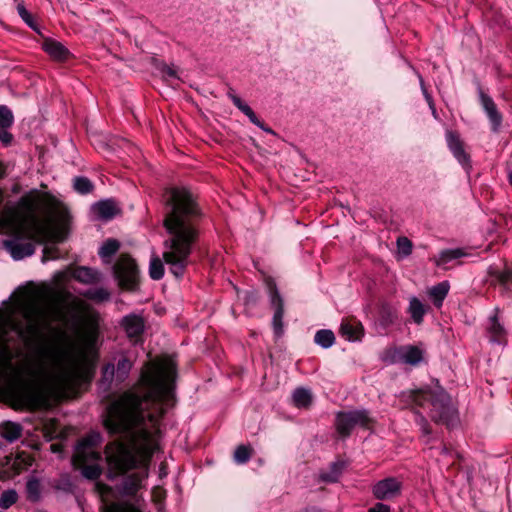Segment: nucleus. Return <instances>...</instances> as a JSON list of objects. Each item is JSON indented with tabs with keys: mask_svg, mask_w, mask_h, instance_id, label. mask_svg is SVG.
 <instances>
[{
	"mask_svg": "<svg viewBox=\"0 0 512 512\" xmlns=\"http://www.w3.org/2000/svg\"><path fill=\"white\" fill-rule=\"evenodd\" d=\"M416 422L420 426V429L423 432V434H430L429 424L424 416L417 414Z\"/></svg>",
	"mask_w": 512,
	"mask_h": 512,
	"instance_id": "a18cd8bd",
	"label": "nucleus"
},
{
	"mask_svg": "<svg viewBox=\"0 0 512 512\" xmlns=\"http://www.w3.org/2000/svg\"><path fill=\"white\" fill-rule=\"evenodd\" d=\"M73 187L80 194H87L93 190L92 182L86 177H76L73 181Z\"/></svg>",
	"mask_w": 512,
	"mask_h": 512,
	"instance_id": "f704fd0d",
	"label": "nucleus"
},
{
	"mask_svg": "<svg viewBox=\"0 0 512 512\" xmlns=\"http://www.w3.org/2000/svg\"><path fill=\"white\" fill-rule=\"evenodd\" d=\"M120 248V243L115 239L106 240L99 250V255L104 262L109 263L110 258L117 253Z\"/></svg>",
	"mask_w": 512,
	"mask_h": 512,
	"instance_id": "cd10ccee",
	"label": "nucleus"
},
{
	"mask_svg": "<svg viewBox=\"0 0 512 512\" xmlns=\"http://www.w3.org/2000/svg\"><path fill=\"white\" fill-rule=\"evenodd\" d=\"M176 365L171 358H157L142 368L138 386L124 392L107 409L104 426L111 434H126L131 441L109 443L105 454L110 478L127 475L120 493L134 496L148 477L150 459L158 446L163 402L173 397Z\"/></svg>",
	"mask_w": 512,
	"mask_h": 512,
	"instance_id": "f03ea898",
	"label": "nucleus"
},
{
	"mask_svg": "<svg viewBox=\"0 0 512 512\" xmlns=\"http://www.w3.org/2000/svg\"><path fill=\"white\" fill-rule=\"evenodd\" d=\"M132 368V362L126 357H122L118 360L117 365L115 366L116 370V380L118 382H123L129 375Z\"/></svg>",
	"mask_w": 512,
	"mask_h": 512,
	"instance_id": "2f4dec72",
	"label": "nucleus"
},
{
	"mask_svg": "<svg viewBox=\"0 0 512 512\" xmlns=\"http://www.w3.org/2000/svg\"><path fill=\"white\" fill-rule=\"evenodd\" d=\"M480 99L481 104L492 124V130L495 132L498 131L502 123V115L497 110L496 104L494 103L492 98H490L489 96L485 95L482 92L480 93Z\"/></svg>",
	"mask_w": 512,
	"mask_h": 512,
	"instance_id": "f8f14e48",
	"label": "nucleus"
},
{
	"mask_svg": "<svg viewBox=\"0 0 512 512\" xmlns=\"http://www.w3.org/2000/svg\"><path fill=\"white\" fill-rule=\"evenodd\" d=\"M149 275L153 280H160L164 276V265L158 256H153L150 260Z\"/></svg>",
	"mask_w": 512,
	"mask_h": 512,
	"instance_id": "473e14b6",
	"label": "nucleus"
},
{
	"mask_svg": "<svg viewBox=\"0 0 512 512\" xmlns=\"http://www.w3.org/2000/svg\"><path fill=\"white\" fill-rule=\"evenodd\" d=\"M122 327L129 338H137L144 330V321L140 316L128 315L122 319Z\"/></svg>",
	"mask_w": 512,
	"mask_h": 512,
	"instance_id": "2eb2a0df",
	"label": "nucleus"
},
{
	"mask_svg": "<svg viewBox=\"0 0 512 512\" xmlns=\"http://www.w3.org/2000/svg\"><path fill=\"white\" fill-rule=\"evenodd\" d=\"M369 422L368 412L366 410H354L349 412H339L336 416V429L341 436H348L356 426H366Z\"/></svg>",
	"mask_w": 512,
	"mask_h": 512,
	"instance_id": "1a4fd4ad",
	"label": "nucleus"
},
{
	"mask_svg": "<svg viewBox=\"0 0 512 512\" xmlns=\"http://www.w3.org/2000/svg\"><path fill=\"white\" fill-rule=\"evenodd\" d=\"M84 297L92 301L101 303L110 299V292L103 287L91 288L83 293Z\"/></svg>",
	"mask_w": 512,
	"mask_h": 512,
	"instance_id": "c756f323",
	"label": "nucleus"
},
{
	"mask_svg": "<svg viewBox=\"0 0 512 512\" xmlns=\"http://www.w3.org/2000/svg\"><path fill=\"white\" fill-rule=\"evenodd\" d=\"M293 404L298 408H306L312 401L310 390L305 388H297L292 394Z\"/></svg>",
	"mask_w": 512,
	"mask_h": 512,
	"instance_id": "bb28decb",
	"label": "nucleus"
},
{
	"mask_svg": "<svg viewBox=\"0 0 512 512\" xmlns=\"http://www.w3.org/2000/svg\"><path fill=\"white\" fill-rule=\"evenodd\" d=\"M447 143H448L449 149L453 153L454 157L458 160V162L464 167L469 166V162H470L469 156L464 151L462 143L459 140V138L452 133H448L447 134Z\"/></svg>",
	"mask_w": 512,
	"mask_h": 512,
	"instance_id": "dca6fc26",
	"label": "nucleus"
},
{
	"mask_svg": "<svg viewBox=\"0 0 512 512\" xmlns=\"http://www.w3.org/2000/svg\"><path fill=\"white\" fill-rule=\"evenodd\" d=\"M50 449L53 453H60L62 451V447L59 444H51Z\"/></svg>",
	"mask_w": 512,
	"mask_h": 512,
	"instance_id": "8fccbe9b",
	"label": "nucleus"
},
{
	"mask_svg": "<svg viewBox=\"0 0 512 512\" xmlns=\"http://www.w3.org/2000/svg\"><path fill=\"white\" fill-rule=\"evenodd\" d=\"M59 211L51 198L23 196L19 207L6 205L0 214V230L14 237L4 245L15 260L34 254L32 242H23L21 237L44 243L52 236L54 219Z\"/></svg>",
	"mask_w": 512,
	"mask_h": 512,
	"instance_id": "20e7f679",
	"label": "nucleus"
},
{
	"mask_svg": "<svg viewBox=\"0 0 512 512\" xmlns=\"http://www.w3.org/2000/svg\"><path fill=\"white\" fill-rule=\"evenodd\" d=\"M252 449L246 445H240L234 452V460L238 464H244L249 461Z\"/></svg>",
	"mask_w": 512,
	"mask_h": 512,
	"instance_id": "c9c22d12",
	"label": "nucleus"
},
{
	"mask_svg": "<svg viewBox=\"0 0 512 512\" xmlns=\"http://www.w3.org/2000/svg\"><path fill=\"white\" fill-rule=\"evenodd\" d=\"M164 227L168 237L164 241L163 259L170 272L182 277L189 264V257L199 236L202 216L194 196L186 188L166 189Z\"/></svg>",
	"mask_w": 512,
	"mask_h": 512,
	"instance_id": "7ed1b4c3",
	"label": "nucleus"
},
{
	"mask_svg": "<svg viewBox=\"0 0 512 512\" xmlns=\"http://www.w3.org/2000/svg\"><path fill=\"white\" fill-rule=\"evenodd\" d=\"M101 441L100 433L93 431L81 438L75 447L73 463L81 469L82 475L90 480L97 479L102 472L99 464L100 453L95 450Z\"/></svg>",
	"mask_w": 512,
	"mask_h": 512,
	"instance_id": "423d86ee",
	"label": "nucleus"
},
{
	"mask_svg": "<svg viewBox=\"0 0 512 512\" xmlns=\"http://www.w3.org/2000/svg\"><path fill=\"white\" fill-rule=\"evenodd\" d=\"M498 280L499 282L507 287L512 282V271L509 269H506L498 274Z\"/></svg>",
	"mask_w": 512,
	"mask_h": 512,
	"instance_id": "c03bdc74",
	"label": "nucleus"
},
{
	"mask_svg": "<svg viewBox=\"0 0 512 512\" xmlns=\"http://www.w3.org/2000/svg\"><path fill=\"white\" fill-rule=\"evenodd\" d=\"M13 123V114L11 110L4 106H0V128L6 129Z\"/></svg>",
	"mask_w": 512,
	"mask_h": 512,
	"instance_id": "58836bf2",
	"label": "nucleus"
},
{
	"mask_svg": "<svg viewBox=\"0 0 512 512\" xmlns=\"http://www.w3.org/2000/svg\"><path fill=\"white\" fill-rule=\"evenodd\" d=\"M26 493L27 497L30 501H38L41 496V483L40 481L35 478L31 477L28 479L26 483Z\"/></svg>",
	"mask_w": 512,
	"mask_h": 512,
	"instance_id": "7c9ffc66",
	"label": "nucleus"
},
{
	"mask_svg": "<svg viewBox=\"0 0 512 512\" xmlns=\"http://www.w3.org/2000/svg\"><path fill=\"white\" fill-rule=\"evenodd\" d=\"M407 398L414 407L428 408L430 418L436 423L451 427L458 421L457 410L450 396L441 387L410 391Z\"/></svg>",
	"mask_w": 512,
	"mask_h": 512,
	"instance_id": "39448f33",
	"label": "nucleus"
},
{
	"mask_svg": "<svg viewBox=\"0 0 512 512\" xmlns=\"http://www.w3.org/2000/svg\"><path fill=\"white\" fill-rule=\"evenodd\" d=\"M7 464L14 471V474H20L32 466L33 458L29 454L21 452L9 458Z\"/></svg>",
	"mask_w": 512,
	"mask_h": 512,
	"instance_id": "412c9836",
	"label": "nucleus"
},
{
	"mask_svg": "<svg viewBox=\"0 0 512 512\" xmlns=\"http://www.w3.org/2000/svg\"><path fill=\"white\" fill-rule=\"evenodd\" d=\"M101 494L104 502L103 512H142L140 509L139 500H137L136 504H131L128 502L108 503L106 492L101 490Z\"/></svg>",
	"mask_w": 512,
	"mask_h": 512,
	"instance_id": "f3484780",
	"label": "nucleus"
},
{
	"mask_svg": "<svg viewBox=\"0 0 512 512\" xmlns=\"http://www.w3.org/2000/svg\"><path fill=\"white\" fill-rule=\"evenodd\" d=\"M343 467L344 464L341 462L332 463L330 472L322 473L321 479L325 482H336L341 475Z\"/></svg>",
	"mask_w": 512,
	"mask_h": 512,
	"instance_id": "72a5a7b5",
	"label": "nucleus"
},
{
	"mask_svg": "<svg viewBox=\"0 0 512 512\" xmlns=\"http://www.w3.org/2000/svg\"><path fill=\"white\" fill-rule=\"evenodd\" d=\"M55 426H56V423L54 421H51L49 424H47L45 426L44 437L46 438L47 441H50L57 437L58 434H57L56 430L54 429Z\"/></svg>",
	"mask_w": 512,
	"mask_h": 512,
	"instance_id": "37998d69",
	"label": "nucleus"
},
{
	"mask_svg": "<svg viewBox=\"0 0 512 512\" xmlns=\"http://www.w3.org/2000/svg\"><path fill=\"white\" fill-rule=\"evenodd\" d=\"M467 255V252L462 248L445 249L433 260L436 266L445 268L449 262Z\"/></svg>",
	"mask_w": 512,
	"mask_h": 512,
	"instance_id": "aec40b11",
	"label": "nucleus"
},
{
	"mask_svg": "<svg viewBox=\"0 0 512 512\" xmlns=\"http://www.w3.org/2000/svg\"><path fill=\"white\" fill-rule=\"evenodd\" d=\"M408 311L415 323L421 324L423 322L426 309L418 298L412 297L410 299Z\"/></svg>",
	"mask_w": 512,
	"mask_h": 512,
	"instance_id": "a878e982",
	"label": "nucleus"
},
{
	"mask_svg": "<svg viewBox=\"0 0 512 512\" xmlns=\"http://www.w3.org/2000/svg\"><path fill=\"white\" fill-rule=\"evenodd\" d=\"M387 364H406L418 366L425 360V350L421 345H403L385 349L380 356Z\"/></svg>",
	"mask_w": 512,
	"mask_h": 512,
	"instance_id": "0eeeda50",
	"label": "nucleus"
},
{
	"mask_svg": "<svg viewBox=\"0 0 512 512\" xmlns=\"http://www.w3.org/2000/svg\"><path fill=\"white\" fill-rule=\"evenodd\" d=\"M162 74L166 81L172 82L174 80H179L177 70L174 67L165 65L162 68Z\"/></svg>",
	"mask_w": 512,
	"mask_h": 512,
	"instance_id": "79ce46f5",
	"label": "nucleus"
},
{
	"mask_svg": "<svg viewBox=\"0 0 512 512\" xmlns=\"http://www.w3.org/2000/svg\"><path fill=\"white\" fill-rule=\"evenodd\" d=\"M114 378L116 379L115 365L113 363H108L103 367L102 381L110 385Z\"/></svg>",
	"mask_w": 512,
	"mask_h": 512,
	"instance_id": "ea45409f",
	"label": "nucleus"
},
{
	"mask_svg": "<svg viewBox=\"0 0 512 512\" xmlns=\"http://www.w3.org/2000/svg\"><path fill=\"white\" fill-rule=\"evenodd\" d=\"M368 512H391V507L382 502H378L374 506L369 508Z\"/></svg>",
	"mask_w": 512,
	"mask_h": 512,
	"instance_id": "49530a36",
	"label": "nucleus"
},
{
	"mask_svg": "<svg viewBox=\"0 0 512 512\" xmlns=\"http://www.w3.org/2000/svg\"><path fill=\"white\" fill-rule=\"evenodd\" d=\"M403 484L396 477H387L372 486L373 496L380 501L392 500L402 493Z\"/></svg>",
	"mask_w": 512,
	"mask_h": 512,
	"instance_id": "9d476101",
	"label": "nucleus"
},
{
	"mask_svg": "<svg viewBox=\"0 0 512 512\" xmlns=\"http://www.w3.org/2000/svg\"><path fill=\"white\" fill-rule=\"evenodd\" d=\"M268 290H269V297H270V303L272 307L275 309L272 324L274 328V332L277 336H280L283 332V315H284V307H283V300L280 296L276 285L269 281L267 282Z\"/></svg>",
	"mask_w": 512,
	"mask_h": 512,
	"instance_id": "9b49d317",
	"label": "nucleus"
},
{
	"mask_svg": "<svg viewBox=\"0 0 512 512\" xmlns=\"http://www.w3.org/2000/svg\"><path fill=\"white\" fill-rule=\"evenodd\" d=\"M113 271L121 287L133 289L136 286L138 268L130 256L122 254L115 263Z\"/></svg>",
	"mask_w": 512,
	"mask_h": 512,
	"instance_id": "6e6552de",
	"label": "nucleus"
},
{
	"mask_svg": "<svg viewBox=\"0 0 512 512\" xmlns=\"http://www.w3.org/2000/svg\"><path fill=\"white\" fill-rule=\"evenodd\" d=\"M412 242L407 237H399L397 239L398 253L402 257H407L412 253Z\"/></svg>",
	"mask_w": 512,
	"mask_h": 512,
	"instance_id": "4c0bfd02",
	"label": "nucleus"
},
{
	"mask_svg": "<svg viewBox=\"0 0 512 512\" xmlns=\"http://www.w3.org/2000/svg\"><path fill=\"white\" fill-rule=\"evenodd\" d=\"M72 276L75 280L84 284H95L101 279V274L98 270L84 266L76 268Z\"/></svg>",
	"mask_w": 512,
	"mask_h": 512,
	"instance_id": "6ab92c4d",
	"label": "nucleus"
},
{
	"mask_svg": "<svg viewBox=\"0 0 512 512\" xmlns=\"http://www.w3.org/2000/svg\"><path fill=\"white\" fill-rule=\"evenodd\" d=\"M496 314L489 318V324L487 327L490 335V340L495 343H502L505 338L506 332L504 327L500 324L497 316L498 310H495Z\"/></svg>",
	"mask_w": 512,
	"mask_h": 512,
	"instance_id": "5701e85b",
	"label": "nucleus"
},
{
	"mask_svg": "<svg viewBox=\"0 0 512 512\" xmlns=\"http://www.w3.org/2000/svg\"><path fill=\"white\" fill-rule=\"evenodd\" d=\"M22 428L19 424L7 421L0 425V435L9 442H14L21 437Z\"/></svg>",
	"mask_w": 512,
	"mask_h": 512,
	"instance_id": "b1692460",
	"label": "nucleus"
},
{
	"mask_svg": "<svg viewBox=\"0 0 512 512\" xmlns=\"http://www.w3.org/2000/svg\"><path fill=\"white\" fill-rule=\"evenodd\" d=\"M509 181H510V184L512 185V171L509 173Z\"/></svg>",
	"mask_w": 512,
	"mask_h": 512,
	"instance_id": "603ef678",
	"label": "nucleus"
},
{
	"mask_svg": "<svg viewBox=\"0 0 512 512\" xmlns=\"http://www.w3.org/2000/svg\"><path fill=\"white\" fill-rule=\"evenodd\" d=\"M421 84L423 85V83H422V82H421ZM422 89H423V92H424V94H425L426 99H427L428 101H430V100H431V99H430V96L426 93V91H425V89H424V87H423V86H422Z\"/></svg>",
	"mask_w": 512,
	"mask_h": 512,
	"instance_id": "3c124183",
	"label": "nucleus"
},
{
	"mask_svg": "<svg viewBox=\"0 0 512 512\" xmlns=\"http://www.w3.org/2000/svg\"><path fill=\"white\" fill-rule=\"evenodd\" d=\"M94 212L102 219H111L117 213V207L111 200L100 201L94 205Z\"/></svg>",
	"mask_w": 512,
	"mask_h": 512,
	"instance_id": "393cba45",
	"label": "nucleus"
},
{
	"mask_svg": "<svg viewBox=\"0 0 512 512\" xmlns=\"http://www.w3.org/2000/svg\"><path fill=\"white\" fill-rule=\"evenodd\" d=\"M42 49L57 61L66 60L69 56V50L62 43L50 38L43 41Z\"/></svg>",
	"mask_w": 512,
	"mask_h": 512,
	"instance_id": "ddd939ff",
	"label": "nucleus"
},
{
	"mask_svg": "<svg viewBox=\"0 0 512 512\" xmlns=\"http://www.w3.org/2000/svg\"><path fill=\"white\" fill-rule=\"evenodd\" d=\"M17 11L22 20L31 28L35 29L34 21L31 14L26 10L23 3L17 5Z\"/></svg>",
	"mask_w": 512,
	"mask_h": 512,
	"instance_id": "a19ab883",
	"label": "nucleus"
},
{
	"mask_svg": "<svg viewBox=\"0 0 512 512\" xmlns=\"http://www.w3.org/2000/svg\"><path fill=\"white\" fill-rule=\"evenodd\" d=\"M229 97H230L231 101L233 102V104L242 113H244L254 125H256L257 127H259L260 129H262L263 131H265L267 133H270V134L274 133L272 129L266 127L264 125V123L258 119V117L254 113V111L251 109V107L248 104H246L245 102H243L240 97H238L236 95H232V94H230Z\"/></svg>",
	"mask_w": 512,
	"mask_h": 512,
	"instance_id": "4468645a",
	"label": "nucleus"
},
{
	"mask_svg": "<svg viewBox=\"0 0 512 512\" xmlns=\"http://www.w3.org/2000/svg\"><path fill=\"white\" fill-rule=\"evenodd\" d=\"M450 284L448 281H442L428 290V295L433 301V304L440 308L443 304L444 299L448 295Z\"/></svg>",
	"mask_w": 512,
	"mask_h": 512,
	"instance_id": "4be33fe9",
	"label": "nucleus"
},
{
	"mask_svg": "<svg viewBox=\"0 0 512 512\" xmlns=\"http://www.w3.org/2000/svg\"><path fill=\"white\" fill-rule=\"evenodd\" d=\"M56 305L44 303L40 297L28 295L17 301V316L7 317L0 331V362L9 364L14 348L23 345L29 352L20 372L30 386V405L41 407L51 398L68 397L81 384L90 380L97 355L98 325L91 319L76 341L66 332L52 326L65 322L63 308L76 309L80 300L66 291L56 294Z\"/></svg>",
	"mask_w": 512,
	"mask_h": 512,
	"instance_id": "f257e3e1",
	"label": "nucleus"
},
{
	"mask_svg": "<svg viewBox=\"0 0 512 512\" xmlns=\"http://www.w3.org/2000/svg\"><path fill=\"white\" fill-rule=\"evenodd\" d=\"M314 340L317 345L327 349L334 344L335 336L331 330L321 329L316 332Z\"/></svg>",
	"mask_w": 512,
	"mask_h": 512,
	"instance_id": "c85d7f7f",
	"label": "nucleus"
},
{
	"mask_svg": "<svg viewBox=\"0 0 512 512\" xmlns=\"http://www.w3.org/2000/svg\"><path fill=\"white\" fill-rule=\"evenodd\" d=\"M18 495L15 490H6L0 495V507L8 509L16 503Z\"/></svg>",
	"mask_w": 512,
	"mask_h": 512,
	"instance_id": "e433bc0d",
	"label": "nucleus"
},
{
	"mask_svg": "<svg viewBox=\"0 0 512 512\" xmlns=\"http://www.w3.org/2000/svg\"><path fill=\"white\" fill-rule=\"evenodd\" d=\"M363 332L362 325L357 321L343 320L340 326V334L348 341L359 340Z\"/></svg>",
	"mask_w": 512,
	"mask_h": 512,
	"instance_id": "a211bd4d",
	"label": "nucleus"
},
{
	"mask_svg": "<svg viewBox=\"0 0 512 512\" xmlns=\"http://www.w3.org/2000/svg\"><path fill=\"white\" fill-rule=\"evenodd\" d=\"M1 129L2 130H0V141L7 145L11 142L12 135L5 129H3V128H1Z\"/></svg>",
	"mask_w": 512,
	"mask_h": 512,
	"instance_id": "de8ad7c7",
	"label": "nucleus"
},
{
	"mask_svg": "<svg viewBox=\"0 0 512 512\" xmlns=\"http://www.w3.org/2000/svg\"><path fill=\"white\" fill-rule=\"evenodd\" d=\"M153 496L156 498V500L160 501L163 497V491L159 488L154 489Z\"/></svg>",
	"mask_w": 512,
	"mask_h": 512,
	"instance_id": "09e8293b",
	"label": "nucleus"
}]
</instances>
